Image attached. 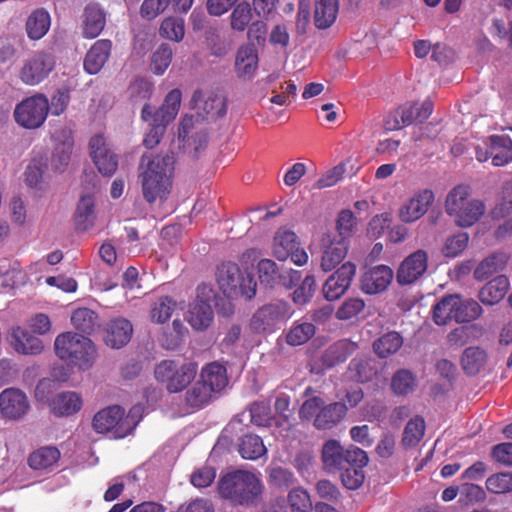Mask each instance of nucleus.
<instances>
[{"label": "nucleus", "instance_id": "obj_1", "mask_svg": "<svg viewBox=\"0 0 512 512\" xmlns=\"http://www.w3.org/2000/svg\"><path fill=\"white\" fill-rule=\"evenodd\" d=\"M174 164L175 158L172 152L165 155L144 154L141 157L139 177L146 202L153 204L156 200L167 197Z\"/></svg>", "mask_w": 512, "mask_h": 512}, {"label": "nucleus", "instance_id": "obj_2", "mask_svg": "<svg viewBox=\"0 0 512 512\" xmlns=\"http://www.w3.org/2000/svg\"><path fill=\"white\" fill-rule=\"evenodd\" d=\"M264 490L261 479L246 470L221 475L217 482L219 496L234 506L250 507L260 502Z\"/></svg>", "mask_w": 512, "mask_h": 512}, {"label": "nucleus", "instance_id": "obj_3", "mask_svg": "<svg viewBox=\"0 0 512 512\" xmlns=\"http://www.w3.org/2000/svg\"><path fill=\"white\" fill-rule=\"evenodd\" d=\"M54 348L61 360L81 370L91 368L97 357L92 340L71 331L59 334L55 339Z\"/></svg>", "mask_w": 512, "mask_h": 512}, {"label": "nucleus", "instance_id": "obj_4", "mask_svg": "<svg viewBox=\"0 0 512 512\" xmlns=\"http://www.w3.org/2000/svg\"><path fill=\"white\" fill-rule=\"evenodd\" d=\"M446 213L453 218L456 226L469 228L485 214V203L472 197L469 186L457 185L446 196Z\"/></svg>", "mask_w": 512, "mask_h": 512}, {"label": "nucleus", "instance_id": "obj_5", "mask_svg": "<svg viewBox=\"0 0 512 512\" xmlns=\"http://www.w3.org/2000/svg\"><path fill=\"white\" fill-rule=\"evenodd\" d=\"M132 408L128 414L120 405H111L98 411L92 420V427L99 434L110 433L114 439L130 435L138 425L140 417Z\"/></svg>", "mask_w": 512, "mask_h": 512}, {"label": "nucleus", "instance_id": "obj_6", "mask_svg": "<svg viewBox=\"0 0 512 512\" xmlns=\"http://www.w3.org/2000/svg\"><path fill=\"white\" fill-rule=\"evenodd\" d=\"M216 280L219 289L227 297L243 296L252 299L255 296L257 283L254 276L243 272L234 262H222L217 267Z\"/></svg>", "mask_w": 512, "mask_h": 512}, {"label": "nucleus", "instance_id": "obj_7", "mask_svg": "<svg viewBox=\"0 0 512 512\" xmlns=\"http://www.w3.org/2000/svg\"><path fill=\"white\" fill-rule=\"evenodd\" d=\"M197 371L198 365L195 362L179 363L176 360L166 359L156 365L154 376L169 393H178L192 383Z\"/></svg>", "mask_w": 512, "mask_h": 512}, {"label": "nucleus", "instance_id": "obj_8", "mask_svg": "<svg viewBox=\"0 0 512 512\" xmlns=\"http://www.w3.org/2000/svg\"><path fill=\"white\" fill-rule=\"evenodd\" d=\"M365 457L366 452L361 448L351 445L345 449L335 439L326 441L321 451L323 468L329 473L339 472L351 462L364 463Z\"/></svg>", "mask_w": 512, "mask_h": 512}, {"label": "nucleus", "instance_id": "obj_9", "mask_svg": "<svg viewBox=\"0 0 512 512\" xmlns=\"http://www.w3.org/2000/svg\"><path fill=\"white\" fill-rule=\"evenodd\" d=\"M49 112L48 98L37 93L23 99L14 109V119L26 129H37L45 122Z\"/></svg>", "mask_w": 512, "mask_h": 512}, {"label": "nucleus", "instance_id": "obj_10", "mask_svg": "<svg viewBox=\"0 0 512 512\" xmlns=\"http://www.w3.org/2000/svg\"><path fill=\"white\" fill-rule=\"evenodd\" d=\"M56 66V57L51 51H36L23 64L19 78L30 86L44 81Z\"/></svg>", "mask_w": 512, "mask_h": 512}, {"label": "nucleus", "instance_id": "obj_11", "mask_svg": "<svg viewBox=\"0 0 512 512\" xmlns=\"http://www.w3.org/2000/svg\"><path fill=\"white\" fill-rule=\"evenodd\" d=\"M273 255L280 261L288 258L297 266H303L308 261L307 252L299 247L298 237L294 231L279 228L273 239Z\"/></svg>", "mask_w": 512, "mask_h": 512}, {"label": "nucleus", "instance_id": "obj_12", "mask_svg": "<svg viewBox=\"0 0 512 512\" xmlns=\"http://www.w3.org/2000/svg\"><path fill=\"white\" fill-rule=\"evenodd\" d=\"M257 271L261 285L268 288H274L279 285L291 288L301 279L300 271L289 269L281 272L273 260L266 258L258 262Z\"/></svg>", "mask_w": 512, "mask_h": 512}, {"label": "nucleus", "instance_id": "obj_13", "mask_svg": "<svg viewBox=\"0 0 512 512\" xmlns=\"http://www.w3.org/2000/svg\"><path fill=\"white\" fill-rule=\"evenodd\" d=\"M322 257L321 268L325 272L332 271L346 257L348 241L343 236H332V233L323 235L321 239Z\"/></svg>", "mask_w": 512, "mask_h": 512}, {"label": "nucleus", "instance_id": "obj_14", "mask_svg": "<svg viewBox=\"0 0 512 512\" xmlns=\"http://www.w3.org/2000/svg\"><path fill=\"white\" fill-rule=\"evenodd\" d=\"M355 274V264L350 261L343 263L324 283V297L328 301L339 299L349 289Z\"/></svg>", "mask_w": 512, "mask_h": 512}, {"label": "nucleus", "instance_id": "obj_15", "mask_svg": "<svg viewBox=\"0 0 512 512\" xmlns=\"http://www.w3.org/2000/svg\"><path fill=\"white\" fill-rule=\"evenodd\" d=\"M90 155L98 171L104 176H111L118 167V157L111 150L102 135H95L89 141Z\"/></svg>", "mask_w": 512, "mask_h": 512}, {"label": "nucleus", "instance_id": "obj_16", "mask_svg": "<svg viewBox=\"0 0 512 512\" xmlns=\"http://www.w3.org/2000/svg\"><path fill=\"white\" fill-rule=\"evenodd\" d=\"M428 268V254L418 249L408 255L400 264L396 280L400 285H410L424 275Z\"/></svg>", "mask_w": 512, "mask_h": 512}, {"label": "nucleus", "instance_id": "obj_17", "mask_svg": "<svg viewBox=\"0 0 512 512\" xmlns=\"http://www.w3.org/2000/svg\"><path fill=\"white\" fill-rule=\"evenodd\" d=\"M28 410L27 396L21 390L7 388L0 393V412L5 418L19 420Z\"/></svg>", "mask_w": 512, "mask_h": 512}, {"label": "nucleus", "instance_id": "obj_18", "mask_svg": "<svg viewBox=\"0 0 512 512\" xmlns=\"http://www.w3.org/2000/svg\"><path fill=\"white\" fill-rule=\"evenodd\" d=\"M394 277L393 270L386 265H377L367 270L361 278V290L368 295L385 291Z\"/></svg>", "mask_w": 512, "mask_h": 512}, {"label": "nucleus", "instance_id": "obj_19", "mask_svg": "<svg viewBox=\"0 0 512 512\" xmlns=\"http://www.w3.org/2000/svg\"><path fill=\"white\" fill-rule=\"evenodd\" d=\"M191 102L195 107L204 111L206 118L216 119L223 117L227 112L226 97L213 91L204 93L201 90H196Z\"/></svg>", "mask_w": 512, "mask_h": 512}, {"label": "nucleus", "instance_id": "obj_20", "mask_svg": "<svg viewBox=\"0 0 512 512\" xmlns=\"http://www.w3.org/2000/svg\"><path fill=\"white\" fill-rule=\"evenodd\" d=\"M82 36L86 39L98 37L106 25V12L96 2L88 3L81 16Z\"/></svg>", "mask_w": 512, "mask_h": 512}, {"label": "nucleus", "instance_id": "obj_21", "mask_svg": "<svg viewBox=\"0 0 512 512\" xmlns=\"http://www.w3.org/2000/svg\"><path fill=\"white\" fill-rule=\"evenodd\" d=\"M289 314L286 302L278 301L261 307L253 316L252 323L257 329L270 330L276 323L284 320Z\"/></svg>", "mask_w": 512, "mask_h": 512}, {"label": "nucleus", "instance_id": "obj_22", "mask_svg": "<svg viewBox=\"0 0 512 512\" xmlns=\"http://www.w3.org/2000/svg\"><path fill=\"white\" fill-rule=\"evenodd\" d=\"M55 147L51 164L55 170H61L69 164L74 146L72 131L68 128L57 130L54 134Z\"/></svg>", "mask_w": 512, "mask_h": 512}, {"label": "nucleus", "instance_id": "obj_23", "mask_svg": "<svg viewBox=\"0 0 512 512\" xmlns=\"http://www.w3.org/2000/svg\"><path fill=\"white\" fill-rule=\"evenodd\" d=\"M434 201V193L430 189H424L412 197L399 211L400 219L410 223L421 218Z\"/></svg>", "mask_w": 512, "mask_h": 512}, {"label": "nucleus", "instance_id": "obj_24", "mask_svg": "<svg viewBox=\"0 0 512 512\" xmlns=\"http://www.w3.org/2000/svg\"><path fill=\"white\" fill-rule=\"evenodd\" d=\"M133 327L125 318L111 320L105 328L104 342L112 349L124 347L131 339Z\"/></svg>", "mask_w": 512, "mask_h": 512}, {"label": "nucleus", "instance_id": "obj_25", "mask_svg": "<svg viewBox=\"0 0 512 512\" xmlns=\"http://www.w3.org/2000/svg\"><path fill=\"white\" fill-rule=\"evenodd\" d=\"M111 49V40H97L86 53L83 62L84 70L91 75L97 74L108 61Z\"/></svg>", "mask_w": 512, "mask_h": 512}, {"label": "nucleus", "instance_id": "obj_26", "mask_svg": "<svg viewBox=\"0 0 512 512\" xmlns=\"http://www.w3.org/2000/svg\"><path fill=\"white\" fill-rule=\"evenodd\" d=\"M348 408L343 402H333L322 405L318 411L313 425L318 430H328L337 426L345 418Z\"/></svg>", "mask_w": 512, "mask_h": 512}, {"label": "nucleus", "instance_id": "obj_27", "mask_svg": "<svg viewBox=\"0 0 512 512\" xmlns=\"http://www.w3.org/2000/svg\"><path fill=\"white\" fill-rule=\"evenodd\" d=\"M9 341L16 352L24 355L39 354L43 350L42 341L19 326L12 328Z\"/></svg>", "mask_w": 512, "mask_h": 512}, {"label": "nucleus", "instance_id": "obj_28", "mask_svg": "<svg viewBox=\"0 0 512 512\" xmlns=\"http://www.w3.org/2000/svg\"><path fill=\"white\" fill-rule=\"evenodd\" d=\"M213 393L222 391L228 384L226 367L217 362H211L202 367L199 378Z\"/></svg>", "mask_w": 512, "mask_h": 512}, {"label": "nucleus", "instance_id": "obj_29", "mask_svg": "<svg viewBox=\"0 0 512 512\" xmlns=\"http://www.w3.org/2000/svg\"><path fill=\"white\" fill-rule=\"evenodd\" d=\"M509 286L510 282L508 277L498 275L480 289L478 297L485 305H495L505 297Z\"/></svg>", "mask_w": 512, "mask_h": 512}, {"label": "nucleus", "instance_id": "obj_30", "mask_svg": "<svg viewBox=\"0 0 512 512\" xmlns=\"http://www.w3.org/2000/svg\"><path fill=\"white\" fill-rule=\"evenodd\" d=\"M509 256L504 252H495L484 258L474 269L473 276L477 281H484L503 271L508 263Z\"/></svg>", "mask_w": 512, "mask_h": 512}, {"label": "nucleus", "instance_id": "obj_31", "mask_svg": "<svg viewBox=\"0 0 512 512\" xmlns=\"http://www.w3.org/2000/svg\"><path fill=\"white\" fill-rule=\"evenodd\" d=\"M357 349V343L349 339L336 341L324 352L323 363L327 367H334L345 362Z\"/></svg>", "mask_w": 512, "mask_h": 512}, {"label": "nucleus", "instance_id": "obj_32", "mask_svg": "<svg viewBox=\"0 0 512 512\" xmlns=\"http://www.w3.org/2000/svg\"><path fill=\"white\" fill-rule=\"evenodd\" d=\"M489 142L494 166H504L512 161V139L508 135H491Z\"/></svg>", "mask_w": 512, "mask_h": 512}, {"label": "nucleus", "instance_id": "obj_33", "mask_svg": "<svg viewBox=\"0 0 512 512\" xmlns=\"http://www.w3.org/2000/svg\"><path fill=\"white\" fill-rule=\"evenodd\" d=\"M50 407L56 416H70L81 409L82 399L75 392H62L52 399Z\"/></svg>", "mask_w": 512, "mask_h": 512}, {"label": "nucleus", "instance_id": "obj_34", "mask_svg": "<svg viewBox=\"0 0 512 512\" xmlns=\"http://www.w3.org/2000/svg\"><path fill=\"white\" fill-rule=\"evenodd\" d=\"M94 208L95 202L91 195H83L80 198L74 216L77 231L85 232L94 226L96 218Z\"/></svg>", "mask_w": 512, "mask_h": 512}, {"label": "nucleus", "instance_id": "obj_35", "mask_svg": "<svg viewBox=\"0 0 512 512\" xmlns=\"http://www.w3.org/2000/svg\"><path fill=\"white\" fill-rule=\"evenodd\" d=\"M339 11L338 0H316L314 23L318 29H327L335 22Z\"/></svg>", "mask_w": 512, "mask_h": 512}, {"label": "nucleus", "instance_id": "obj_36", "mask_svg": "<svg viewBox=\"0 0 512 512\" xmlns=\"http://www.w3.org/2000/svg\"><path fill=\"white\" fill-rule=\"evenodd\" d=\"M182 93L178 88L172 89L165 97L163 104L155 111L154 121L170 123L175 119L181 105Z\"/></svg>", "mask_w": 512, "mask_h": 512}, {"label": "nucleus", "instance_id": "obj_37", "mask_svg": "<svg viewBox=\"0 0 512 512\" xmlns=\"http://www.w3.org/2000/svg\"><path fill=\"white\" fill-rule=\"evenodd\" d=\"M213 321V310L211 305L204 301H196L190 311L188 322L191 327L197 331L206 330Z\"/></svg>", "mask_w": 512, "mask_h": 512}, {"label": "nucleus", "instance_id": "obj_38", "mask_svg": "<svg viewBox=\"0 0 512 512\" xmlns=\"http://www.w3.org/2000/svg\"><path fill=\"white\" fill-rule=\"evenodd\" d=\"M51 18L49 13L41 8L33 11L26 21V32L30 39L39 40L49 30Z\"/></svg>", "mask_w": 512, "mask_h": 512}, {"label": "nucleus", "instance_id": "obj_39", "mask_svg": "<svg viewBox=\"0 0 512 512\" xmlns=\"http://www.w3.org/2000/svg\"><path fill=\"white\" fill-rule=\"evenodd\" d=\"M454 320L457 323H468L477 319L481 313V306L473 299H464L454 294Z\"/></svg>", "mask_w": 512, "mask_h": 512}, {"label": "nucleus", "instance_id": "obj_40", "mask_svg": "<svg viewBox=\"0 0 512 512\" xmlns=\"http://www.w3.org/2000/svg\"><path fill=\"white\" fill-rule=\"evenodd\" d=\"M238 451L247 460H257L267 453L262 438L255 434L243 435L239 439Z\"/></svg>", "mask_w": 512, "mask_h": 512}, {"label": "nucleus", "instance_id": "obj_41", "mask_svg": "<svg viewBox=\"0 0 512 512\" xmlns=\"http://www.w3.org/2000/svg\"><path fill=\"white\" fill-rule=\"evenodd\" d=\"M487 354L480 347H468L461 358V366L467 375H476L485 366Z\"/></svg>", "mask_w": 512, "mask_h": 512}, {"label": "nucleus", "instance_id": "obj_42", "mask_svg": "<svg viewBox=\"0 0 512 512\" xmlns=\"http://www.w3.org/2000/svg\"><path fill=\"white\" fill-rule=\"evenodd\" d=\"M60 458V451L54 446L41 447L28 457V464L34 470H44L54 465Z\"/></svg>", "mask_w": 512, "mask_h": 512}, {"label": "nucleus", "instance_id": "obj_43", "mask_svg": "<svg viewBox=\"0 0 512 512\" xmlns=\"http://www.w3.org/2000/svg\"><path fill=\"white\" fill-rule=\"evenodd\" d=\"M213 394L199 379L185 392V404L193 409L203 408L211 401Z\"/></svg>", "mask_w": 512, "mask_h": 512}, {"label": "nucleus", "instance_id": "obj_44", "mask_svg": "<svg viewBox=\"0 0 512 512\" xmlns=\"http://www.w3.org/2000/svg\"><path fill=\"white\" fill-rule=\"evenodd\" d=\"M365 462H351L348 467L343 468L341 472V481L344 487L349 490H356L363 484L365 474L363 468L367 466L369 458L366 454Z\"/></svg>", "mask_w": 512, "mask_h": 512}, {"label": "nucleus", "instance_id": "obj_45", "mask_svg": "<svg viewBox=\"0 0 512 512\" xmlns=\"http://www.w3.org/2000/svg\"><path fill=\"white\" fill-rule=\"evenodd\" d=\"M403 345L402 336L395 331L388 332L373 343V350L380 358L395 354Z\"/></svg>", "mask_w": 512, "mask_h": 512}, {"label": "nucleus", "instance_id": "obj_46", "mask_svg": "<svg viewBox=\"0 0 512 512\" xmlns=\"http://www.w3.org/2000/svg\"><path fill=\"white\" fill-rule=\"evenodd\" d=\"M71 323L75 329L86 334H91L99 326L96 312L86 307L78 308L72 313Z\"/></svg>", "mask_w": 512, "mask_h": 512}, {"label": "nucleus", "instance_id": "obj_47", "mask_svg": "<svg viewBox=\"0 0 512 512\" xmlns=\"http://www.w3.org/2000/svg\"><path fill=\"white\" fill-rule=\"evenodd\" d=\"M257 63V50L253 45H243L238 49L235 66L239 74H251L257 68Z\"/></svg>", "mask_w": 512, "mask_h": 512}, {"label": "nucleus", "instance_id": "obj_48", "mask_svg": "<svg viewBox=\"0 0 512 512\" xmlns=\"http://www.w3.org/2000/svg\"><path fill=\"white\" fill-rule=\"evenodd\" d=\"M454 294H449L441 298V300L433 307V320L439 326L447 325L454 320Z\"/></svg>", "mask_w": 512, "mask_h": 512}, {"label": "nucleus", "instance_id": "obj_49", "mask_svg": "<svg viewBox=\"0 0 512 512\" xmlns=\"http://www.w3.org/2000/svg\"><path fill=\"white\" fill-rule=\"evenodd\" d=\"M316 329L310 322L295 323L286 334V342L291 346H299L308 342Z\"/></svg>", "mask_w": 512, "mask_h": 512}, {"label": "nucleus", "instance_id": "obj_50", "mask_svg": "<svg viewBox=\"0 0 512 512\" xmlns=\"http://www.w3.org/2000/svg\"><path fill=\"white\" fill-rule=\"evenodd\" d=\"M366 304L363 299L350 297L345 299L337 309L335 316L338 320L348 321L363 314Z\"/></svg>", "mask_w": 512, "mask_h": 512}, {"label": "nucleus", "instance_id": "obj_51", "mask_svg": "<svg viewBox=\"0 0 512 512\" xmlns=\"http://www.w3.org/2000/svg\"><path fill=\"white\" fill-rule=\"evenodd\" d=\"M176 307V302L170 296L159 297L152 305L151 320L156 323L168 321Z\"/></svg>", "mask_w": 512, "mask_h": 512}, {"label": "nucleus", "instance_id": "obj_52", "mask_svg": "<svg viewBox=\"0 0 512 512\" xmlns=\"http://www.w3.org/2000/svg\"><path fill=\"white\" fill-rule=\"evenodd\" d=\"M425 421L416 416L408 421L404 428L402 443L405 446H415L424 436Z\"/></svg>", "mask_w": 512, "mask_h": 512}, {"label": "nucleus", "instance_id": "obj_53", "mask_svg": "<svg viewBox=\"0 0 512 512\" xmlns=\"http://www.w3.org/2000/svg\"><path fill=\"white\" fill-rule=\"evenodd\" d=\"M349 371L351 377L360 383H366L370 381L376 374L372 362L368 359L354 358L349 364Z\"/></svg>", "mask_w": 512, "mask_h": 512}, {"label": "nucleus", "instance_id": "obj_54", "mask_svg": "<svg viewBox=\"0 0 512 512\" xmlns=\"http://www.w3.org/2000/svg\"><path fill=\"white\" fill-rule=\"evenodd\" d=\"M160 35L163 38L179 42L185 34L184 20L177 17L165 18L160 26Z\"/></svg>", "mask_w": 512, "mask_h": 512}, {"label": "nucleus", "instance_id": "obj_55", "mask_svg": "<svg viewBox=\"0 0 512 512\" xmlns=\"http://www.w3.org/2000/svg\"><path fill=\"white\" fill-rule=\"evenodd\" d=\"M251 422L257 426H270L274 417L272 415L270 403L265 401L253 402L249 406Z\"/></svg>", "mask_w": 512, "mask_h": 512}, {"label": "nucleus", "instance_id": "obj_56", "mask_svg": "<svg viewBox=\"0 0 512 512\" xmlns=\"http://www.w3.org/2000/svg\"><path fill=\"white\" fill-rule=\"evenodd\" d=\"M468 242L469 235L467 232H458L451 235L442 247V254L448 258H455L466 249Z\"/></svg>", "mask_w": 512, "mask_h": 512}, {"label": "nucleus", "instance_id": "obj_57", "mask_svg": "<svg viewBox=\"0 0 512 512\" xmlns=\"http://www.w3.org/2000/svg\"><path fill=\"white\" fill-rule=\"evenodd\" d=\"M291 512H312L313 505L309 493L301 488H294L288 493Z\"/></svg>", "mask_w": 512, "mask_h": 512}, {"label": "nucleus", "instance_id": "obj_58", "mask_svg": "<svg viewBox=\"0 0 512 512\" xmlns=\"http://www.w3.org/2000/svg\"><path fill=\"white\" fill-rule=\"evenodd\" d=\"M486 488L493 494H505L512 491V472H500L489 476Z\"/></svg>", "mask_w": 512, "mask_h": 512}, {"label": "nucleus", "instance_id": "obj_59", "mask_svg": "<svg viewBox=\"0 0 512 512\" xmlns=\"http://www.w3.org/2000/svg\"><path fill=\"white\" fill-rule=\"evenodd\" d=\"M172 49L169 44L163 43L153 53L151 60V70L157 74H163L172 61Z\"/></svg>", "mask_w": 512, "mask_h": 512}, {"label": "nucleus", "instance_id": "obj_60", "mask_svg": "<svg viewBox=\"0 0 512 512\" xmlns=\"http://www.w3.org/2000/svg\"><path fill=\"white\" fill-rule=\"evenodd\" d=\"M184 330L185 327L182 322L178 319H175L173 321L172 329H169L163 333L160 339L161 346L166 350L177 349L183 341Z\"/></svg>", "mask_w": 512, "mask_h": 512}, {"label": "nucleus", "instance_id": "obj_61", "mask_svg": "<svg viewBox=\"0 0 512 512\" xmlns=\"http://www.w3.org/2000/svg\"><path fill=\"white\" fill-rule=\"evenodd\" d=\"M316 288V280L313 275H307L302 283L292 293L295 304L304 305L311 300Z\"/></svg>", "mask_w": 512, "mask_h": 512}, {"label": "nucleus", "instance_id": "obj_62", "mask_svg": "<svg viewBox=\"0 0 512 512\" xmlns=\"http://www.w3.org/2000/svg\"><path fill=\"white\" fill-rule=\"evenodd\" d=\"M231 27L237 31H244L251 21L252 13L249 3H239L231 13Z\"/></svg>", "mask_w": 512, "mask_h": 512}, {"label": "nucleus", "instance_id": "obj_63", "mask_svg": "<svg viewBox=\"0 0 512 512\" xmlns=\"http://www.w3.org/2000/svg\"><path fill=\"white\" fill-rule=\"evenodd\" d=\"M415 379L408 370L396 372L392 378L391 387L398 395H407L413 390Z\"/></svg>", "mask_w": 512, "mask_h": 512}, {"label": "nucleus", "instance_id": "obj_64", "mask_svg": "<svg viewBox=\"0 0 512 512\" xmlns=\"http://www.w3.org/2000/svg\"><path fill=\"white\" fill-rule=\"evenodd\" d=\"M296 478L292 471L283 467H274L269 472V482L271 485L287 489L294 485Z\"/></svg>", "mask_w": 512, "mask_h": 512}]
</instances>
